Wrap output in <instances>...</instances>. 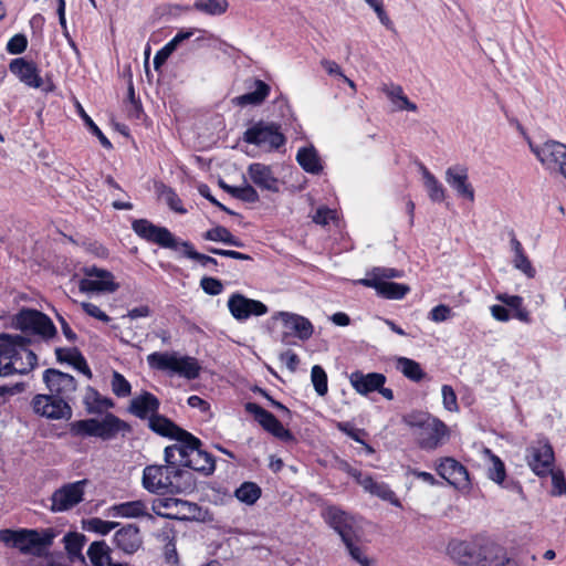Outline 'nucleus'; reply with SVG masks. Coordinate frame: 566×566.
Listing matches in <instances>:
<instances>
[{
  "mask_svg": "<svg viewBox=\"0 0 566 566\" xmlns=\"http://www.w3.org/2000/svg\"><path fill=\"white\" fill-rule=\"evenodd\" d=\"M485 453L490 457L491 460V465L488 469V478L494 483H503V480L506 478V469L504 462L490 449H485Z\"/></svg>",
  "mask_w": 566,
  "mask_h": 566,
  "instance_id": "de8ad7c7",
  "label": "nucleus"
},
{
  "mask_svg": "<svg viewBox=\"0 0 566 566\" xmlns=\"http://www.w3.org/2000/svg\"><path fill=\"white\" fill-rule=\"evenodd\" d=\"M437 473L458 490L468 489L471 484L468 469L458 460L446 457L436 464Z\"/></svg>",
  "mask_w": 566,
  "mask_h": 566,
  "instance_id": "6ab92c4d",
  "label": "nucleus"
},
{
  "mask_svg": "<svg viewBox=\"0 0 566 566\" xmlns=\"http://www.w3.org/2000/svg\"><path fill=\"white\" fill-rule=\"evenodd\" d=\"M28 48V39L23 33L14 34L7 43L6 50L9 54L18 55L23 53Z\"/></svg>",
  "mask_w": 566,
  "mask_h": 566,
  "instance_id": "4d7b16f0",
  "label": "nucleus"
},
{
  "mask_svg": "<svg viewBox=\"0 0 566 566\" xmlns=\"http://www.w3.org/2000/svg\"><path fill=\"white\" fill-rule=\"evenodd\" d=\"M200 287L203 292L211 296H217L223 292V284L219 279L212 276H203L200 280Z\"/></svg>",
  "mask_w": 566,
  "mask_h": 566,
  "instance_id": "bf43d9fd",
  "label": "nucleus"
},
{
  "mask_svg": "<svg viewBox=\"0 0 566 566\" xmlns=\"http://www.w3.org/2000/svg\"><path fill=\"white\" fill-rule=\"evenodd\" d=\"M251 390H252V392L259 394L262 397H264L273 408H275L276 410H279L282 413L283 418L291 419L292 411L282 402L275 400L265 389L255 385L254 387L251 388Z\"/></svg>",
  "mask_w": 566,
  "mask_h": 566,
  "instance_id": "13d9d810",
  "label": "nucleus"
},
{
  "mask_svg": "<svg viewBox=\"0 0 566 566\" xmlns=\"http://www.w3.org/2000/svg\"><path fill=\"white\" fill-rule=\"evenodd\" d=\"M552 478V490L551 495L553 496H562L566 495V479L564 475V472L562 470H554L552 469V472H549Z\"/></svg>",
  "mask_w": 566,
  "mask_h": 566,
  "instance_id": "6e6d98bb",
  "label": "nucleus"
},
{
  "mask_svg": "<svg viewBox=\"0 0 566 566\" xmlns=\"http://www.w3.org/2000/svg\"><path fill=\"white\" fill-rule=\"evenodd\" d=\"M526 461L537 476H548L555 463L553 447L547 440L537 441L526 449Z\"/></svg>",
  "mask_w": 566,
  "mask_h": 566,
  "instance_id": "dca6fc26",
  "label": "nucleus"
},
{
  "mask_svg": "<svg viewBox=\"0 0 566 566\" xmlns=\"http://www.w3.org/2000/svg\"><path fill=\"white\" fill-rule=\"evenodd\" d=\"M88 484L87 479L66 483L55 490L51 496V511L65 512L73 509L84 500L85 486Z\"/></svg>",
  "mask_w": 566,
  "mask_h": 566,
  "instance_id": "2eb2a0df",
  "label": "nucleus"
},
{
  "mask_svg": "<svg viewBox=\"0 0 566 566\" xmlns=\"http://www.w3.org/2000/svg\"><path fill=\"white\" fill-rule=\"evenodd\" d=\"M83 272L86 277L78 283V289L83 293H114L119 289V284L114 281L112 272L96 265L85 266Z\"/></svg>",
  "mask_w": 566,
  "mask_h": 566,
  "instance_id": "4468645a",
  "label": "nucleus"
},
{
  "mask_svg": "<svg viewBox=\"0 0 566 566\" xmlns=\"http://www.w3.org/2000/svg\"><path fill=\"white\" fill-rule=\"evenodd\" d=\"M76 107H77L78 116L83 119V122H84L85 126L87 127V129L90 130V133L92 135H94L95 137H97V139L99 140V143L102 144V146L104 148H107V149L113 148L111 140L104 135V133L94 123V120L86 114L83 106L80 103H77Z\"/></svg>",
  "mask_w": 566,
  "mask_h": 566,
  "instance_id": "49530a36",
  "label": "nucleus"
},
{
  "mask_svg": "<svg viewBox=\"0 0 566 566\" xmlns=\"http://www.w3.org/2000/svg\"><path fill=\"white\" fill-rule=\"evenodd\" d=\"M147 514L146 504L142 500L123 502L108 509V515L113 517L134 518Z\"/></svg>",
  "mask_w": 566,
  "mask_h": 566,
  "instance_id": "c9c22d12",
  "label": "nucleus"
},
{
  "mask_svg": "<svg viewBox=\"0 0 566 566\" xmlns=\"http://www.w3.org/2000/svg\"><path fill=\"white\" fill-rule=\"evenodd\" d=\"M160 407L159 399L149 391H143L134 397L128 406V412L142 420H148L155 417Z\"/></svg>",
  "mask_w": 566,
  "mask_h": 566,
  "instance_id": "bb28decb",
  "label": "nucleus"
},
{
  "mask_svg": "<svg viewBox=\"0 0 566 566\" xmlns=\"http://www.w3.org/2000/svg\"><path fill=\"white\" fill-rule=\"evenodd\" d=\"M514 266L522 271L527 277L533 279L536 274L531 261L524 252L514 255Z\"/></svg>",
  "mask_w": 566,
  "mask_h": 566,
  "instance_id": "680f3d73",
  "label": "nucleus"
},
{
  "mask_svg": "<svg viewBox=\"0 0 566 566\" xmlns=\"http://www.w3.org/2000/svg\"><path fill=\"white\" fill-rule=\"evenodd\" d=\"M434 417H432L431 415H429L428 412H423V411H412L410 413H407L405 417H403V422L410 427L411 429L416 430V431H420L421 429H423L427 423H429V421L431 419H433Z\"/></svg>",
  "mask_w": 566,
  "mask_h": 566,
  "instance_id": "3c124183",
  "label": "nucleus"
},
{
  "mask_svg": "<svg viewBox=\"0 0 566 566\" xmlns=\"http://www.w3.org/2000/svg\"><path fill=\"white\" fill-rule=\"evenodd\" d=\"M356 535L348 536V539H342L350 557L360 564V566H370L369 559L364 555L359 546L355 545Z\"/></svg>",
  "mask_w": 566,
  "mask_h": 566,
  "instance_id": "864d4df0",
  "label": "nucleus"
},
{
  "mask_svg": "<svg viewBox=\"0 0 566 566\" xmlns=\"http://www.w3.org/2000/svg\"><path fill=\"white\" fill-rule=\"evenodd\" d=\"M244 410L269 433L285 443L296 441L295 436L270 411L255 402H245Z\"/></svg>",
  "mask_w": 566,
  "mask_h": 566,
  "instance_id": "ddd939ff",
  "label": "nucleus"
},
{
  "mask_svg": "<svg viewBox=\"0 0 566 566\" xmlns=\"http://www.w3.org/2000/svg\"><path fill=\"white\" fill-rule=\"evenodd\" d=\"M175 447L167 446L164 450L165 464H149L143 470L142 485L149 493L157 495H179L195 491V475L179 467Z\"/></svg>",
  "mask_w": 566,
  "mask_h": 566,
  "instance_id": "f257e3e1",
  "label": "nucleus"
},
{
  "mask_svg": "<svg viewBox=\"0 0 566 566\" xmlns=\"http://www.w3.org/2000/svg\"><path fill=\"white\" fill-rule=\"evenodd\" d=\"M242 140L266 154L277 151L286 144L282 124L263 119L253 122L243 133Z\"/></svg>",
  "mask_w": 566,
  "mask_h": 566,
  "instance_id": "6e6552de",
  "label": "nucleus"
},
{
  "mask_svg": "<svg viewBox=\"0 0 566 566\" xmlns=\"http://www.w3.org/2000/svg\"><path fill=\"white\" fill-rule=\"evenodd\" d=\"M531 151L547 169H558L566 178V145L556 140H547L536 145L528 139Z\"/></svg>",
  "mask_w": 566,
  "mask_h": 566,
  "instance_id": "f8f14e48",
  "label": "nucleus"
},
{
  "mask_svg": "<svg viewBox=\"0 0 566 566\" xmlns=\"http://www.w3.org/2000/svg\"><path fill=\"white\" fill-rule=\"evenodd\" d=\"M247 171L253 185L262 191L280 192L281 182L274 175L271 166L262 163H252L248 166Z\"/></svg>",
  "mask_w": 566,
  "mask_h": 566,
  "instance_id": "4be33fe9",
  "label": "nucleus"
},
{
  "mask_svg": "<svg viewBox=\"0 0 566 566\" xmlns=\"http://www.w3.org/2000/svg\"><path fill=\"white\" fill-rule=\"evenodd\" d=\"M55 533L52 528H19L0 531V542L18 548L23 555L36 557L48 556V549L53 544Z\"/></svg>",
  "mask_w": 566,
  "mask_h": 566,
  "instance_id": "20e7f679",
  "label": "nucleus"
},
{
  "mask_svg": "<svg viewBox=\"0 0 566 566\" xmlns=\"http://www.w3.org/2000/svg\"><path fill=\"white\" fill-rule=\"evenodd\" d=\"M119 523L112 521H104L99 517H92L85 523V528L99 535H107L115 530Z\"/></svg>",
  "mask_w": 566,
  "mask_h": 566,
  "instance_id": "8fccbe9b",
  "label": "nucleus"
},
{
  "mask_svg": "<svg viewBox=\"0 0 566 566\" xmlns=\"http://www.w3.org/2000/svg\"><path fill=\"white\" fill-rule=\"evenodd\" d=\"M245 87L248 92L240 96H237L233 102L239 106H259L271 92V87L268 83L260 78L251 77L245 81Z\"/></svg>",
  "mask_w": 566,
  "mask_h": 566,
  "instance_id": "a878e982",
  "label": "nucleus"
},
{
  "mask_svg": "<svg viewBox=\"0 0 566 566\" xmlns=\"http://www.w3.org/2000/svg\"><path fill=\"white\" fill-rule=\"evenodd\" d=\"M70 401L69 399L52 394H38L32 398L31 405L33 411L41 417L53 420H69L73 415Z\"/></svg>",
  "mask_w": 566,
  "mask_h": 566,
  "instance_id": "9b49d317",
  "label": "nucleus"
},
{
  "mask_svg": "<svg viewBox=\"0 0 566 566\" xmlns=\"http://www.w3.org/2000/svg\"><path fill=\"white\" fill-rule=\"evenodd\" d=\"M112 390L117 397H127L130 395L132 386L122 374L114 371L112 378Z\"/></svg>",
  "mask_w": 566,
  "mask_h": 566,
  "instance_id": "5fc2aeb1",
  "label": "nucleus"
},
{
  "mask_svg": "<svg viewBox=\"0 0 566 566\" xmlns=\"http://www.w3.org/2000/svg\"><path fill=\"white\" fill-rule=\"evenodd\" d=\"M261 495L262 489L255 482L251 481L243 482L234 491V496L238 499V501L247 505L255 504Z\"/></svg>",
  "mask_w": 566,
  "mask_h": 566,
  "instance_id": "ea45409f",
  "label": "nucleus"
},
{
  "mask_svg": "<svg viewBox=\"0 0 566 566\" xmlns=\"http://www.w3.org/2000/svg\"><path fill=\"white\" fill-rule=\"evenodd\" d=\"M202 238L208 241L222 242L228 245L243 248L244 243L237 237H234L229 229L222 226H217L207 230Z\"/></svg>",
  "mask_w": 566,
  "mask_h": 566,
  "instance_id": "4c0bfd02",
  "label": "nucleus"
},
{
  "mask_svg": "<svg viewBox=\"0 0 566 566\" xmlns=\"http://www.w3.org/2000/svg\"><path fill=\"white\" fill-rule=\"evenodd\" d=\"M109 553L111 549L104 541L93 542L87 549V556L94 566H109L113 563Z\"/></svg>",
  "mask_w": 566,
  "mask_h": 566,
  "instance_id": "58836bf2",
  "label": "nucleus"
},
{
  "mask_svg": "<svg viewBox=\"0 0 566 566\" xmlns=\"http://www.w3.org/2000/svg\"><path fill=\"white\" fill-rule=\"evenodd\" d=\"M311 379L318 396H325L328 390L327 374L319 365H314L311 370Z\"/></svg>",
  "mask_w": 566,
  "mask_h": 566,
  "instance_id": "09e8293b",
  "label": "nucleus"
},
{
  "mask_svg": "<svg viewBox=\"0 0 566 566\" xmlns=\"http://www.w3.org/2000/svg\"><path fill=\"white\" fill-rule=\"evenodd\" d=\"M113 541L116 547L126 554H134L143 544L139 527L136 524H127L119 528L114 534Z\"/></svg>",
  "mask_w": 566,
  "mask_h": 566,
  "instance_id": "7c9ffc66",
  "label": "nucleus"
},
{
  "mask_svg": "<svg viewBox=\"0 0 566 566\" xmlns=\"http://www.w3.org/2000/svg\"><path fill=\"white\" fill-rule=\"evenodd\" d=\"M235 199L248 203H255L260 200V196L252 185L245 182L239 187Z\"/></svg>",
  "mask_w": 566,
  "mask_h": 566,
  "instance_id": "e2e57ef3",
  "label": "nucleus"
},
{
  "mask_svg": "<svg viewBox=\"0 0 566 566\" xmlns=\"http://www.w3.org/2000/svg\"><path fill=\"white\" fill-rule=\"evenodd\" d=\"M397 368L406 378L415 382H419L426 377V373L421 368L420 364L411 358L399 357L397 359Z\"/></svg>",
  "mask_w": 566,
  "mask_h": 566,
  "instance_id": "79ce46f5",
  "label": "nucleus"
},
{
  "mask_svg": "<svg viewBox=\"0 0 566 566\" xmlns=\"http://www.w3.org/2000/svg\"><path fill=\"white\" fill-rule=\"evenodd\" d=\"M443 407L448 411H457L459 409L457 395L450 385H443L441 388Z\"/></svg>",
  "mask_w": 566,
  "mask_h": 566,
  "instance_id": "0e129e2a",
  "label": "nucleus"
},
{
  "mask_svg": "<svg viewBox=\"0 0 566 566\" xmlns=\"http://www.w3.org/2000/svg\"><path fill=\"white\" fill-rule=\"evenodd\" d=\"M43 382L52 395L72 400L77 388L76 379L55 368L43 371Z\"/></svg>",
  "mask_w": 566,
  "mask_h": 566,
  "instance_id": "a211bd4d",
  "label": "nucleus"
},
{
  "mask_svg": "<svg viewBox=\"0 0 566 566\" xmlns=\"http://www.w3.org/2000/svg\"><path fill=\"white\" fill-rule=\"evenodd\" d=\"M446 181L457 192L458 197L474 201V189L469 181L468 168L454 165L446 170Z\"/></svg>",
  "mask_w": 566,
  "mask_h": 566,
  "instance_id": "b1692460",
  "label": "nucleus"
},
{
  "mask_svg": "<svg viewBox=\"0 0 566 566\" xmlns=\"http://www.w3.org/2000/svg\"><path fill=\"white\" fill-rule=\"evenodd\" d=\"M81 307L88 316H92L103 323H108L111 321V317L93 303L82 302Z\"/></svg>",
  "mask_w": 566,
  "mask_h": 566,
  "instance_id": "774afa93",
  "label": "nucleus"
},
{
  "mask_svg": "<svg viewBox=\"0 0 566 566\" xmlns=\"http://www.w3.org/2000/svg\"><path fill=\"white\" fill-rule=\"evenodd\" d=\"M14 326L23 333H32L51 338L56 334L52 319L44 313L33 308H22L13 318Z\"/></svg>",
  "mask_w": 566,
  "mask_h": 566,
  "instance_id": "9d476101",
  "label": "nucleus"
},
{
  "mask_svg": "<svg viewBox=\"0 0 566 566\" xmlns=\"http://www.w3.org/2000/svg\"><path fill=\"white\" fill-rule=\"evenodd\" d=\"M130 430L132 427L128 422L112 412H106L101 420L88 418L70 423L71 436L81 438L94 437L103 441H111L119 433L124 436L126 432H130Z\"/></svg>",
  "mask_w": 566,
  "mask_h": 566,
  "instance_id": "39448f33",
  "label": "nucleus"
},
{
  "mask_svg": "<svg viewBox=\"0 0 566 566\" xmlns=\"http://www.w3.org/2000/svg\"><path fill=\"white\" fill-rule=\"evenodd\" d=\"M336 428L358 443H364L361 436L366 434L364 429L355 428L349 421L337 422Z\"/></svg>",
  "mask_w": 566,
  "mask_h": 566,
  "instance_id": "052dcab7",
  "label": "nucleus"
},
{
  "mask_svg": "<svg viewBox=\"0 0 566 566\" xmlns=\"http://www.w3.org/2000/svg\"><path fill=\"white\" fill-rule=\"evenodd\" d=\"M132 229L140 239L149 243L172 251L180 250L182 241L166 227L156 226L147 219H135L132 222Z\"/></svg>",
  "mask_w": 566,
  "mask_h": 566,
  "instance_id": "1a4fd4ad",
  "label": "nucleus"
},
{
  "mask_svg": "<svg viewBox=\"0 0 566 566\" xmlns=\"http://www.w3.org/2000/svg\"><path fill=\"white\" fill-rule=\"evenodd\" d=\"M386 376L381 373L365 374L361 370H355L349 375V381L353 388L363 396H367L381 388L386 384Z\"/></svg>",
  "mask_w": 566,
  "mask_h": 566,
  "instance_id": "c85d7f7f",
  "label": "nucleus"
},
{
  "mask_svg": "<svg viewBox=\"0 0 566 566\" xmlns=\"http://www.w3.org/2000/svg\"><path fill=\"white\" fill-rule=\"evenodd\" d=\"M451 316V307L444 304H439L429 312L428 318L436 323H442L449 319Z\"/></svg>",
  "mask_w": 566,
  "mask_h": 566,
  "instance_id": "69168bd1",
  "label": "nucleus"
},
{
  "mask_svg": "<svg viewBox=\"0 0 566 566\" xmlns=\"http://www.w3.org/2000/svg\"><path fill=\"white\" fill-rule=\"evenodd\" d=\"M403 272L394 268L376 266L367 272L365 279H379L381 282H391V279H400Z\"/></svg>",
  "mask_w": 566,
  "mask_h": 566,
  "instance_id": "603ef678",
  "label": "nucleus"
},
{
  "mask_svg": "<svg viewBox=\"0 0 566 566\" xmlns=\"http://www.w3.org/2000/svg\"><path fill=\"white\" fill-rule=\"evenodd\" d=\"M147 363L154 370L178 375L188 380L197 379L201 371L197 358L188 355L180 356L177 352H154L147 356Z\"/></svg>",
  "mask_w": 566,
  "mask_h": 566,
  "instance_id": "0eeeda50",
  "label": "nucleus"
},
{
  "mask_svg": "<svg viewBox=\"0 0 566 566\" xmlns=\"http://www.w3.org/2000/svg\"><path fill=\"white\" fill-rule=\"evenodd\" d=\"M424 187L432 202H442L446 199V188L426 168L422 167Z\"/></svg>",
  "mask_w": 566,
  "mask_h": 566,
  "instance_id": "a19ab883",
  "label": "nucleus"
},
{
  "mask_svg": "<svg viewBox=\"0 0 566 566\" xmlns=\"http://www.w3.org/2000/svg\"><path fill=\"white\" fill-rule=\"evenodd\" d=\"M415 434L420 449L432 451L448 440L449 429L443 421L434 417L423 429L415 431Z\"/></svg>",
  "mask_w": 566,
  "mask_h": 566,
  "instance_id": "aec40b11",
  "label": "nucleus"
},
{
  "mask_svg": "<svg viewBox=\"0 0 566 566\" xmlns=\"http://www.w3.org/2000/svg\"><path fill=\"white\" fill-rule=\"evenodd\" d=\"M63 542L65 544V551L71 562L78 559L82 563H85V557L82 554V549L86 543V536L84 534L76 532L67 533L64 536Z\"/></svg>",
  "mask_w": 566,
  "mask_h": 566,
  "instance_id": "e433bc0d",
  "label": "nucleus"
},
{
  "mask_svg": "<svg viewBox=\"0 0 566 566\" xmlns=\"http://www.w3.org/2000/svg\"><path fill=\"white\" fill-rule=\"evenodd\" d=\"M192 8L207 15H221L227 12V0H195Z\"/></svg>",
  "mask_w": 566,
  "mask_h": 566,
  "instance_id": "c03bdc74",
  "label": "nucleus"
},
{
  "mask_svg": "<svg viewBox=\"0 0 566 566\" xmlns=\"http://www.w3.org/2000/svg\"><path fill=\"white\" fill-rule=\"evenodd\" d=\"M87 413L101 415L115 406L113 399L103 397L95 388L88 386L83 399Z\"/></svg>",
  "mask_w": 566,
  "mask_h": 566,
  "instance_id": "f704fd0d",
  "label": "nucleus"
},
{
  "mask_svg": "<svg viewBox=\"0 0 566 566\" xmlns=\"http://www.w3.org/2000/svg\"><path fill=\"white\" fill-rule=\"evenodd\" d=\"M9 71L29 87L40 88L43 80L34 61L24 57H15L9 63Z\"/></svg>",
  "mask_w": 566,
  "mask_h": 566,
  "instance_id": "412c9836",
  "label": "nucleus"
},
{
  "mask_svg": "<svg viewBox=\"0 0 566 566\" xmlns=\"http://www.w3.org/2000/svg\"><path fill=\"white\" fill-rule=\"evenodd\" d=\"M55 356L59 363H67L72 365L76 370L85 375L87 378H92V370L78 348L57 347L55 348Z\"/></svg>",
  "mask_w": 566,
  "mask_h": 566,
  "instance_id": "2f4dec72",
  "label": "nucleus"
},
{
  "mask_svg": "<svg viewBox=\"0 0 566 566\" xmlns=\"http://www.w3.org/2000/svg\"><path fill=\"white\" fill-rule=\"evenodd\" d=\"M228 308L234 319L244 322L251 316H262L269 312L268 306L261 301L249 298L245 295L234 292L228 300Z\"/></svg>",
  "mask_w": 566,
  "mask_h": 566,
  "instance_id": "f3484780",
  "label": "nucleus"
},
{
  "mask_svg": "<svg viewBox=\"0 0 566 566\" xmlns=\"http://www.w3.org/2000/svg\"><path fill=\"white\" fill-rule=\"evenodd\" d=\"M148 428L160 437L176 440L175 444H182L191 434L159 412L149 419Z\"/></svg>",
  "mask_w": 566,
  "mask_h": 566,
  "instance_id": "5701e85b",
  "label": "nucleus"
},
{
  "mask_svg": "<svg viewBox=\"0 0 566 566\" xmlns=\"http://www.w3.org/2000/svg\"><path fill=\"white\" fill-rule=\"evenodd\" d=\"M171 446L177 449L174 451L181 469L192 470L203 476H209L214 472V457L201 449L202 441L192 433L182 444Z\"/></svg>",
  "mask_w": 566,
  "mask_h": 566,
  "instance_id": "423d86ee",
  "label": "nucleus"
},
{
  "mask_svg": "<svg viewBox=\"0 0 566 566\" xmlns=\"http://www.w3.org/2000/svg\"><path fill=\"white\" fill-rule=\"evenodd\" d=\"M360 485L368 493L378 496L379 499L389 502L394 506L401 507V502L396 496V493L385 482H377L370 475H366L360 482Z\"/></svg>",
  "mask_w": 566,
  "mask_h": 566,
  "instance_id": "473e14b6",
  "label": "nucleus"
},
{
  "mask_svg": "<svg viewBox=\"0 0 566 566\" xmlns=\"http://www.w3.org/2000/svg\"><path fill=\"white\" fill-rule=\"evenodd\" d=\"M32 340L19 334L0 333V377L28 375L38 366V356L29 347Z\"/></svg>",
  "mask_w": 566,
  "mask_h": 566,
  "instance_id": "7ed1b4c3",
  "label": "nucleus"
},
{
  "mask_svg": "<svg viewBox=\"0 0 566 566\" xmlns=\"http://www.w3.org/2000/svg\"><path fill=\"white\" fill-rule=\"evenodd\" d=\"M280 319L286 328H290L301 340H307L314 333V326L311 321L302 315L291 312H277L273 316Z\"/></svg>",
  "mask_w": 566,
  "mask_h": 566,
  "instance_id": "c756f323",
  "label": "nucleus"
},
{
  "mask_svg": "<svg viewBox=\"0 0 566 566\" xmlns=\"http://www.w3.org/2000/svg\"><path fill=\"white\" fill-rule=\"evenodd\" d=\"M274 108L279 112L280 117L282 119V126L292 127L295 132L297 128H301V125L297 123L296 117L289 104V101L284 96L277 97L273 102Z\"/></svg>",
  "mask_w": 566,
  "mask_h": 566,
  "instance_id": "37998d69",
  "label": "nucleus"
},
{
  "mask_svg": "<svg viewBox=\"0 0 566 566\" xmlns=\"http://www.w3.org/2000/svg\"><path fill=\"white\" fill-rule=\"evenodd\" d=\"M448 552L452 559L463 566H520L503 547L485 538L453 541Z\"/></svg>",
  "mask_w": 566,
  "mask_h": 566,
  "instance_id": "f03ea898",
  "label": "nucleus"
},
{
  "mask_svg": "<svg viewBox=\"0 0 566 566\" xmlns=\"http://www.w3.org/2000/svg\"><path fill=\"white\" fill-rule=\"evenodd\" d=\"M180 249H182L184 256L197 261L205 268L211 266L213 270H216V266H218L217 259L196 251L190 241H182Z\"/></svg>",
  "mask_w": 566,
  "mask_h": 566,
  "instance_id": "a18cd8bd",
  "label": "nucleus"
},
{
  "mask_svg": "<svg viewBox=\"0 0 566 566\" xmlns=\"http://www.w3.org/2000/svg\"><path fill=\"white\" fill-rule=\"evenodd\" d=\"M296 161L308 174L318 175L323 171L321 157L313 145L301 147L296 154Z\"/></svg>",
  "mask_w": 566,
  "mask_h": 566,
  "instance_id": "72a5a7b5",
  "label": "nucleus"
},
{
  "mask_svg": "<svg viewBox=\"0 0 566 566\" xmlns=\"http://www.w3.org/2000/svg\"><path fill=\"white\" fill-rule=\"evenodd\" d=\"M358 283L374 289L378 296L386 300H402L410 292V286L407 284L380 282L379 279H360Z\"/></svg>",
  "mask_w": 566,
  "mask_h": 566,
  "instance_id": "cd10ccee",
  "label": "nucleus"
},
{
  "mask_svg": "<svg viewBox=\"0 0 566 566\" xmlns=\"http://www.w3.org/2000/svg\"><path fill=\"white\" fill-rule=\"evenodd\" d=\"M324 521L340 536L348 539L355 534L349 515L336 505H329L322 512Z\"/></svg>",
  "mask_w": 566,
  "mask_h": 566,
  "instance_id": "393cba45",
  "label": "nucleus"
},
{
  "mask_svg": "<svg viewBox=\"0 0 566 566\" xmlns=\"http://www.w3.org/2000/svg\"><path fill=\"white\" fill-rule=\"evenodd\" d=\"M176 50L177 49L170 42H168L159 51H157L153 61L155 70H160V67L166 63V61Z\"/></svg>",
  "mask_w": 566,
  "mask_h": 566,
  "instance_id": "338daca9",
  "label": "nucleus"
}]
</instances>
